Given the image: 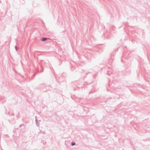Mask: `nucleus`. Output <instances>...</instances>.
<instances>
[{
    "mask_svg": "<svg viewBox=\"0 0 150 150\" xmlns=\"http://www.w3.org/2000/svg\"><path fill=\"white\" fill-rule=\"evenodd\" d=\"M75 143H73V142H72V143H71V145H72V146H73V145H75Z\"/></svg>",
    "mask_w": 150,
    "mask_h": 150,
    "instance_id": "nucleus-2",
    "label": "nucleus"
},
{
    "mask_svg": "<svg viewBox=\"0 0 150 150\" xmlns=\"http://www.w3.org/2000/svg\"><path fill=\"white\" fill-rule=\"evenodd\" d=\"M48 39L47 38H43V39H42V41H45V40H46Z\"/></svg>",
    "mask_w": 150,
    "mask_h": 150,
    "instance_id": "nucleus-1",
    "label": "nucleus"
}]
</instances>
